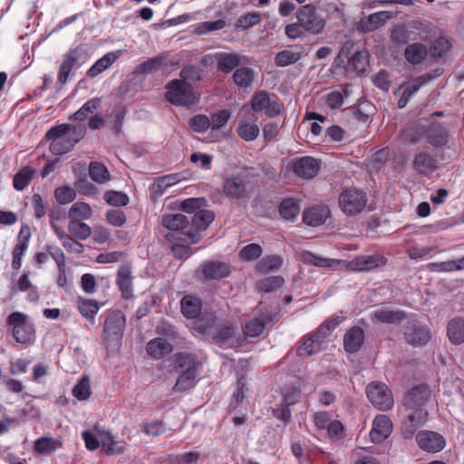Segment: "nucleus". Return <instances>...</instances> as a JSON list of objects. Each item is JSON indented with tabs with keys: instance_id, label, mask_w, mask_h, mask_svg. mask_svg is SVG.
I'll list each match as a JSON object with an SVG mask.
<instances>
[{
	"instance_id": "38",
	"label": "nucleus",
	"mask_w": 464,
	"mask_h": 464,
	"mask_svg": "<svg viewBox=\"0 0 464 464\" xmlns=\"http://www.w3.org/2000/svg\"><path fill=\"white\" fill-rule=\"evenodd\" d=\"M447 334L452 343H462L464 342V319L461 317L451 319L448 324Z\"/></svg>"
},
{
	"instance_id": "10",
	"label": "nucleus",
	"mask_w": 464,
	"mask_h": 464,
	"mask_svg": "<svg viewBox=\"0 0 464 464\" xmlns=\"http://www.w3.org/2000/svg\"><path fill=\"white\" fill-rule=\"evenodd\" d=\"M369 401L380 411L391 410L394 404L392 392L384 383H370L366 388Z\"/></svg>"
},
{
	"instance_id": "17",
	"label": "nucleus",
	"mask_w": 464,
	"mask_h": 464,
	"mask_svg": "<svg viewBox=\"0 0 464 464\" xmlns=\"http://www.w3.org/2000/svg\"><path fill=\"white\" fill-rule=\"evenodd\" d=\"M427 142L434 149L443 148L449 141V130L437 122L430 123L425 130Z\"/></svg>"
},
{
	"instance_id": "18",
	"label": "nucleus",
	"mask_w": 464,
	"mask_h": 464,
	"mask_svg": "<svg viewBox=\"0 0 464 464\" xmlns=\"http://www.w3.org/2000/svg\"><path fill=\"white\" fill-rule=\"evenodd\" d=\"M387 259L381 255L358 256L349 263L351 269L355 271H370L385 266Z\"/></svg>"
},
{
	"instance_id": "36",
	"label": "nucleus",
	"mask_w": 464,
	"mask_h": 464,
	"mask_svg": "<svg viewBox=\"0 0 464 464\" xmlns=\"http://www.w3.org/2000/svg\"><path fill=\"white\" fill-rule=\"evenodd\" d=\"M166 56L160 54L155 57L150 58L147 61L138 64L133 72L137 75L150 74L159 71L163 65Z\"/></svg>"
},
{
	"instance_id": "39",
	"label": "nucleus",
	"mask_w": 464,
	"mask_h": 464,
	"mask_svg": "<svg viewBox=\"0 0 464 464\" xmlns=\"http://www.w3.org/2000/svg\"><path fill=\"white\" fill-rule=\"evenodd\" d=\"M26 232V235L24 237V240L17 244L14 248L13 249L12 255H13V261H12V266L14 269L18 270L21 267L22 265V256L28 246V239L30 237V232L29 227L27 226L22 227L20 230V235L24 236Z\"/></svg>"
},
{
	"instance_id": "6",
	"label": "nucleus",
	"mask_w": 464,
	"mask_h": 464,
	"mask_svg": "<svg viewBox=\"0 0 464 464\" xmlns=\"http://www.w3.org/2000/svg\"><path fill=\"white\" fill-rule=\"evenodd\" d=\"M125 324V315L120 310L112 311L107 315L102 331V339L108 346H116L120 343Z\"/></svg>"
},
{
	"instance_id": "53",
	"label": "nucleus",
	"mask_w": 464,
	"mask_h": 464,
	"mask_svg": "<svg viewBox=\"0 0 464 464\" xmlns=\"http://www.w3.org/2000/svg\"><path fill=\"white\" fill-rule=\"evenodd\" d=\"M284 282L285 280L282 276H276L258 281L256 286L259 291L270 293L279 289Z\"/></svg>"
},
{
	"instance_id": "34",
	"label": "nucleus",
	"mask_w": 464,
	"mask_h": 464,
	"mask_svg": "<svg viewBox=\"0 0 464 464\" xmlns=\"http://www.w3.org/2000/svg\"><path fill=\"white\" fill-rule=\"evenodd\" d=\"M182 314L188 318H196L201 312V300L194 295H186L180 302Z\"/></svg>"
},
{
	"instance_id": "60",
	"label": "nucleus",
	"mask_w": 464,
	"mask_h": 464,
	"mask_svg": "<svg viewBox=\"0 0 464 464\" xmlns=\"http://www.w3.org/2000/svg\"><path fill=\"white\" fill-rule=\"evenodd\" d=\"M188 125L194 131L204 133L210 127V120L206 115L198 114L189 120Z\"/></svg>"
},
{
	"instance_id": "43",
	"label": "nucleus",
	"mask_w": 464,
	"mask_h": 464,
	"mask_svg": "<svg viewBox=\"0 0 464 464\" xmlns=\"http://www.w3.org/2000/svg\"><path fill=\"white\" fill-rule=\"evenodd\" d=\"M36 170L31 167L21 169L14 177L13 185L16 190H23L33 180Z\"/></svg>"
},
{
	"instance_id": "24",
	"label": "nucleus",
	"mask_w": 464,
	"mask_h": 464,
	"mask_svg": "<svg viewBox=\"0 0 464 464\" xmlns=\"http://www.w3.org/2000/svg\"><path fill=\"white\" fill-rule=\"evenodd\" d=\"M392 430L391 420L386 415L375 417L370 437L372 442L381 443L389 437Z\"/></svg>"
},
{
	"instance_id": "2",
	"label": "nucleus",
	"mask_w": 464,
	"mask_h": 464,
	"mask_svg": "<svg viewBox=\"0 0 464 464\" xmlns=\"http://www.w3.org/2000/svg\"><path fill=\"white\" fill-rule=\"evenodd\" d=\"M85 131L83 125L72 126L64 123L51 128L45 134V138L51 141L49 146L51 153L63 155L69 152L83 139Z\"/></svg>"
},
{
	"instance_id": "58",
	"label": "nucleus",
	"mask_w": 464,
	"mask_h": 464,
	"mask_svg": "<svg viewBox=\"0 0 464 464\" xmlns=\"http://www.w3.org/2000/svg\"><path fill=\"white\" fill-rule=\"evenodd\" d=\"M237 133L243 140L251 141L256 140L259 135V128L256 124L240 123Z\"/></svg>"
},
{
	"instance_id": "23",
	"label": "nucleus",
	"mask_w": 464,
	"mask_h": 464,
	"mask_svg": "<svg viewBox=\"0 0 464 464\" xmlns=\"http://www.w3.org/2000/svg\"><path fill=\"white\" fill-rule=\"evenodd\" d=\"M199 271L205 280H218L230 274L227 264L217 261L205 262L201 265Z\"/></svg>"
},
{
	"instance_id": "9",
	"label": "nucleus",
	"mask_w": 464,
	"mask_h": 464,
	"mask_svg": "<svg viewBox=\"0 0 464 464\" xmlns=\"http://www.w3.org/2000/svg\"><path fill=\"white\" fill-rule=\"evenodd\" d=\"M215 215L212 211L207 209H199L196 211L190 218L191 228L184 232V237L179 239L188 243H197L200 238L198 231L205 230L213 222Z\"/></svg>"
},
{
	"instance_id": "64",
	"label": "nucleus",
	"mask_w": 464,
	"mask_h": 464,
	"mask_svg": "<svg viewBox=\"0 0 464 464\" xmlns=\"http://www.w3.org/2000/svg\"><path fill=\"white\" fill-rule=\"evenodd\" d=\"M207 205L204 198H190L181 203V209L188 214L195 213Z\"/></svg>"
},
{
	"instance_id": "27",
	"label": "nucleus",
	"mask_w": 464,
	"mask_h": 464,
	"mask_svg": "<svg viewBox=\"0 0 464 464\" xmlns=\"http://www.w3.org/2000/svg\"><path fill=\"white\" fill-rule=\"evenodd\" d=\"M146 351L148 354L156 360L162 358L172 353L173 346L164 338H154L147 343Z\"/></svg>"
},
{
	"instance_id": "31",
	"label": "nucleus",
	"mask_w": 464,
	"mask_h": 464,
	"mask_svg": "<svg viewBox=\"0 0 464 464\" xmlns=\"http://www.w3.org/2000/svg\"><path fill=\"white\" fill-rule=\"evenodd\" d=\"M162 225L169 230L172 231H181V234L184 235V232L188 230V225L189 223V219L187 216L179 213L164 215L161 220Z\"/></svg>"
},
{
	"instance_id": "50",
	"label": "nucleus",
	"mask_w": 464,
	"mask_h": 464,
	"mask_svg": "<svg viewBox=\"0 0 464 464\" xmlns=\"http://www.w3.org/2000/svg\"><path fill=\"white\" fill-rule=\"evenodd\" d=\"M282 259L278 256H268L262 258L256 265V271L266 274L278 269L282 266Z\"/></svg>"
},
{
	"instance_id": "25",
	"label": "nucleus",
	"mask_w": 464,
	"mask_h": 464,
	"mask_svg": "<svg viewBox=\"0 0 464 464\" xmlns=\"http://www.w3.org/2000/svg\"><path fill=\"white\" fill-rule=\"evenodd\" d=\"M364 343V332L360 326L349 328L343 335V349L348 353L358 352Z\"/></svg>"
},
{
	"instance_id": "8",
	"label": "nucleus",
	"mask_w": 464,
	"mask_h": 464,
	"mask_svg": "<svg viewBox=\"0 0 464 464\" xmlns=\"http://www.w3.org/2000/svg\"><path fill=\"white\" fill-rule=\"evenodd\" d=\"M367 197L363 191L355 188L344 189L339 196V206L343 213L354 216L366 207Z\"/></svg>"
},
{
	"instance_id": "12",
	"label": "nucleus",
	"mask_w": 464,
	"mask_h": 464,
	"mask_svg": "<svg viewBox=\"0 0 464 464\" xmlns=\"http://www.w3.org/2000/svg\"><path fill=\"white\" fill-rule=\"evenodd\" d=\"M214 60L218 71L223 73H229L238 66L249 63L246 56L241 55L237 53L218 52L214 54Z\"/></svg>"
},
{
	"instance_id": "21",
	"label": "nucleus",
	"mask_w": 464,
	"mask_h": 464,
	"mask_svg": "<svg viewBox=\"0 0 464 464\" xmlns=\"http://www.w3.org/2000/svg\"><path fill=\"white\" fill-rule=\"evenodd\" d=\"M392 17L390 11H380L362 17L358 23V29L363 33H370L383 26L385 23Z\"/></svg>"
},
{
	"instance_id": "49",
	"label": "nucleus",
	"mask_w": 464,
	"mask_h": 464,
	"mask_svg": "<svg viewBox=\"0 0 464 464\" xmlns=\"http://www.w3.org/2000/svg\"><path fill=\"white\" fill-rule=\"evenodd\" d=\"M425 134L424 128L418 122L407 126L402 132L403 139L412 144L418 143Z\"/></svg>"
},
{
	"instance_id": "7",
	"label": "nucleus",
	"mask_w": 464,
	"mask_h": 464,
	"mask_svg": "<svg viewBox=\"0 0 464 464\" xmlns=\"http://www.w3.org/2000/svg\"><path fill=\"white\" fill-rule=\"evenodd\" d=\"M166 99L177 106H188L195 103L197 97L192 86L184 81L173 80L167 86Z\"/></svg>"
},
{
	"instance_id": "20",
	"label": "nucleus",
	"mask_w": 464,
	"mask_h": 464,
	"mask_svg": "<svg viewBox=\"0 0 464 464\" xmlns=\"http://www.w3.org/2000/svg\"><path fill=\"white\" fill-rule=\"evenodd\" d=\"M304 54L303 45L292 44L287 49L278 52L275 56V64L278 67H286L296 63Z\"/></svg>"
},
{
	"instance_id": "13",
	"label": "nucleus",
	"mask_w": 464,
	"mask_h": 464,
	"mask_svg": "<svg viewBox=\"0 0 464 464\" xmlns=\"http://www.w3.org/2000/svg\"><path fill=\"white\" fill-rule=\"evenodd\" d=\"M406 342L412 345L421 347L426 345L431 339L430 329L417 322H410L404 330Z\"/></svg>"
},
{
	"instance_id": "44",
	"label": "nucleus",
	"mask_w": 464,
	"mask_h": 464,
	"mask_svg": "<svg viewBox=\"0 0 464 464\" xmlns=\"http://www.w3.org/2000/svg\"><path fill=\"white\" fill-rule=\"evenodd\" d=\"M368 66V55L363 51L355 52L348 61V69L353 70L357 74L363 73Z\"/></svg>"
},
{
	"instance_id": "11",
	"label": "nucleus",
	"mask_w": 464,
	"mask_h": 464,
	"mask_svg": "<svg viewBox=\"0 0 464 464\" xmlns=\"http://www.w3.org/2000/svg\"><path fill=\"white\" fill-rule=\"evenodd\" d=\"M251 107L255 111H264L266 116L272 118L280 113L282 104L276 95L270 96L266 92L260 91L254 94Z\"/></svg>"
},
{
	"instance_id": "14",
	"label": "nucleus",
	"mask_w": 464,
	"mask_h": 464,
	"mask_svg": "<svg viewBox=\"0 0 464 464\" xmlns=\"http://www.w3.org/2000/svg\"><path fill=\"white\" fill-rule=\"evenodd\" d=\"M430 397V390L425 384H419L412 387L403 398L405 410H418L423 408Z\"/></svg>"
},
{
	"instance_id": "42",
	"label": "nucleus",
	"mask_w": 464,
	"mask_h": 464,
	"mask_svg": "<svg viewBox=\"0 0 464 464\" xmlns=\"http://www.w3.org/2000/svg\"><path fill=\"white\" fill-rule=\"evenodd\" d=\"M300 205L295 198H285L279 206L281 217L289 221H293L299 215Z\"/></svg>"
},
{
	"instance_id": "30",
	"label": "nucleus",
	"mask_w": 464,
	"mask_h": 464,
	"mask_svg": "<svg viewBox=\"0 0 464 464\" xmlns=\"http://www.w3.org/2000/svg\"><path fill=\"white\" fill-rule=\"evenodd\" d=\"M428 55L427 47L420 43L410 44L404 50L406 61L413 65L421 63Z\"/></svg>"
},
{
	"instance_id": "48",
	"label": "nucleus",
	"mask_w": 464,
	"mask_h": 464,
	"mask_svg": "<svg viewBox=\"0 0 464 464\" xmlns=\"http://www.w3.org/2000/svg\"><path fill=\"white\" fill-rule=\"evenodd\" d=\"M77 307L81 314L86 319L92 320L99 311L97 301L79 297L77 300Z\"/></svg>"
},
{
	"instance_id": "59",
	"label": "nucleus",
	"mask_w": 464,
	"mask_h": 464,
	"mask_svg": "<svg viewBox=\"0 0 464 464\" xmlns=\"http://www.w3.org/2000/svg\"><path fill=\"white\" fill-rule=\"evenodd\" d=\"M266 322L260 318H254L246 324L244 333L246 336H259L265 330Z\"/></svg>"
},
{
	"instance_id": "57",
	"label": "nucleus",
	"mask_w": 464,
	"mask_h": 464,
	"mask_svg": "<svg viewBox=\"0 0 464 464\" xmlns=\"http://www.w3.org/2000/svg\"><path fill=\"white\" fill-rule=\"evenodd\" d=\"M104 200L109 205L123 207L129 203V197L121 191L109 190L104 194Z\"/></svg>"
},
{
	"instance_id": "37",
	"label": "nucleus",
	"mask_w": 464,
	"mask_h": 464,
	"mask_svg": "<svg viewBox=\"0 0 464 464\" xmlns=\"http://www.w3.org/2000/svg\"><path fill=\"white\" fill-rule=\"evenodd\" d=\"M406 318L402 311H392L387 309H378L372 314V319L378 323L397 324Z\"/></svg>"
},
{
	"instance_id": "29",
	"label": "nucleus",
	"mask_w": 464,
	"mask_h": 464,
	"mask_svg": "<svg viewBox=\"0 0 464 464\" xmlns=\"http://www.w3.org/2000/svg\"><path fill=\"white\" fill-rule=\"evenodd\" d=\"M95 430L100 439V445L106 454H121L124 451V447L114 440V437L110 431L102 430L98 428H95Z\"/></svg>"
},
{
	"instance_id": "52",
	"label": "nucleus",
	"mask_w": 464,
	"mask_h": 464,
	"mask_svg": "<svg viewBox=\"0 0 464 464\" xmlns=\"http://www.w3.org/2000/svg\"><path fill=\"white\" fill-rule=\"evenodd\" d=\"M102 101L99 98H93L85 102L81 109L71 116L70 119L75 121H83L89 114L92 113L97 108L101 106Z\"/></svg>"
},
{
	"instance_id": "55",
	"label": "nucleus",
	"mask_w": 464,
	"mask_h": 464,
	"mask_svg": "<svg viewBox=\"0 0 464 464\" xmlns=\"http://www.w3.org/2000/svg\"><path fill=\"white\" fill-rule=\"evenodd\" d=\"M60 445V442L53 438L42 437L35 441L34 449L41 454H48L55 450Z\"/></svg>"
},
{
	"instance_id": "63",
	"label": "nucleus",
	"mask_w": 464,
	"mask_h": 464,
	"mask_svg": "<svg viewBox=\"0 0 464 464\" xmlns=\"http://www.w3.org/2000/svg\"><path fill=\"white\" fill-rule=\"evenodd\" d=\"M260 21V14L257 12H252L240 16L237 19L236 25L237 28L247 29L257 24Z\"/></svg>"
},
{
	"instance_id": "56",
	"label": "nucleus",
	"mask_w": 464,
	"mask_h": 464,
	"mask_svg": "<svg viewBox=\"0 0 464 464\" xmlns=\"http://www.w3.org/2000/svg\"><path fill=\"white\" fill-rule=\"evenodd\" d=\"M54 197L59 204L65 205L75 199L76 192L69 186H62L55 188Z\"/></svg>"
},
{
	"instance_id": "33",
	"label": "nucleus",
	"mask_w": 464,
	"mask_h": 464,
	"mask_svg": "<svg viewBox=\"0 0 464 464\" xmlns=\"http://www.w3.org/2000/svg\"><path fill=\"white\" fill-rule=\"evenodd\" d=\"M121 51L111 52L100 58L87 72L89 77H96L98 74L108 69L120 56Z\"/></svg>"
},
{
	"instance_id": "1",
	"label": "nucleus",
	"mask_w": 464,
	"mask_h": 464,
	"mask_svg": "<svg viewBox=\"0 0 464 464\" xmlns=\"http://www.w3.org/2000/svg\"><path fill=\"white\" fill-rule=\"evenodd\" d=\"M296 22L285 26V34L292 41L304 38L307 35L322 34L326 25L325 18L317 11L313 4L302 5L295 13Z\"/></svg>"
},
{
	"instance_id": "62",
	"label": "nucleus",
	"mask_w": 464,
	"mask_h": 464,
	"mask_svg": "<svg viewBox=\"0 0 464 464\" xmlns=\"http://www.w3.org/2000/svg\"><path fill=\"white\" fill-rule=\"evenodd\" d=\"M61 242L63 247L70 252L81 254L84 250L83 245L69 234H61Z\"/></svg>"
},
{
	"instance_id": "15",
	"label": "nucleus",
	"mask_w": 464,
	"mask_h": 464,
	"mask_svg": "<svg viewBox=\"0 0 464 464\" xmlns=\"http://www.w3.org/2000/svg\"><path fill=\"white\" fill-rule=\"evenodd\" d=\"M402 422V435L405 439H411L415 431L427 420L428 411L423 408L411 410Z\"/></svg>"
},
{
	"instance_id": "32",
	"label": "nucleus",
	"mask_w": 464,
	"mask_h": 464,
	"mask_svg": "<svg viewBox=\"0 0 464 464\" xmlns=\"http://www.w3.org/2000/svg\"><path fill=\"white\" fill-rule=\"evenodd\" d=\"M117 285L124 299H130L133 295L131 271L128 266H121L119 269Z\"/></svg>"
},
{
	"instance_id": "26",
	"label": "nucleus",
	"mask_w": 464,
	"mask_h": 464,
	"mask_svg": "<svg viewBox=\"0 0 464 464\" xmlns=\"http://www.w3.org/2000/svg\"><path fill=\"white\" fill-rule=\"evenodd\" d=\"M80 58V49L73 48L66 53L60 65L58 72V82L63 85L67 82L72 69L75 66Z\"/></svg>"
},
{
	"instance_id": "19",
	"label": "nucleus",
	"mask_w": 464,
	"mask_h": 464,
	"mask_svg": "<svg viewBox=\"0 0 464 464\" xmlns=\"http://www.w3.org/2000/svg\"><path fill=\"white\" fill-rule=\"evenodd\" d=\"M320 169V162L313 157L305 156L297 159L293 165L295 174L303 179L314 178Z\"/></svg>"
},
{
	"instance_id": "22",
	"label": "nucleus",
	"mask_w": 464,
	"mask_h": 464,
	"mask_svg": "<svg viewBox=\"0 0 464 464\" xmlns=\"http://www.w3.org/2000/svg\"><path fill=\"white\" fill-rule=\"evenodd\" d=\"M416 440L419 446L429 452H438L445 446L443 437L433 431H420Z\"/></svg>"
},
{
	"instance_id": "40",
	"label": "nucleus",
	"mask_w": 464,
	"mask_h": 464,
	"mask_svg": "<svg viewBox=\"0 0 464 464\" xmlns=\"http://www.w3.org/2000/svg\"><path fill=\"white\" fill-rule=\"evenodd\" d=\"M67 228L68 234L78 240H85L92 234L91 227L82 220L69 219Z\"/></svg>"
},
{
	"instance_id": "5",
	"label": "nucleus",
	"mask_w": 464,
	"mask_h": 464,
	"mask_svg": "<svg viewBox=\"0 0 464 464\" xmlns=\"http://www.w3.org/2000/svg\"><path fill=\"white\" fill-rule=\"evenodd\" d=\"M7 324L12 326V334L19 343H29L34 338V325L27 314L14 312L7 317Z\"/></svg>"
},
{
	"instance_id": "47",
	"label": "nucleus",
	"mask_w": 464,
	"mask_h": 464,
	"mask_svg": "<svg viewBox=\"0 0 464 464\" xmlns=\"http://www.w3.org/2000/svg\"><path fill=\"white\" fill-rule=\"evenodd\" d=\"M322 347L312 335V334L303 337L301 344L297 348V354L302 357H307L322 351Z\"/></svg>"
},
{
	"instance_id": "3",
	"label": "nucleus",
	"mask_w": 464,
	"mask_h": 464,
	"mask_svg": "<svg viewBox=\"0 0 464 464\" xmlns=\"http://www.w3.org/2000/svg\"><path fill=\"white\" fill-rule=\"evenodd\" d=\"M199 366L200 364L195 355L186 353L176 354L172 364L173 369L171 371H181L182 372L179 374L173 386V392H186L194 387Z\"/></svg>"
},
{
	"instance_id": "54",
	"label": "nucleus",
	"mask_w": 464,
	"mask_h": 464,
	"mask_svg": "<svg viewBox=\"0 0 464 464\" xmlns=\"http://www.w3.org/2000/svg\"><path fill=\"white\" fill-rule=\"evenodd\" d=\"M91 383L88 376H83L74 386L72 394L80 401L87 400L91 396Z\"/></svg>"
},
{
	"instance_id": "61",
	"label": "nucleus",
	"mask_w": 464,
	"mask_h": 464,
	"mask_svg": "<svg viewBox=\"0 0 464 464\" xmlns=\"http://www.w3.org/2000/svg\"><path fill=\"white\" fill-rule=\"evenodd\" d=\"M450 48V42L445 37H439L432 43L430 53L433 57L440 58L449 52Z\"/></svg>"
},
{
	"instance_id": "4",
	"label": "nucleus",
	"mask_w": 464,
	"mask_h": 464,
	"mask_svg": "<svg viewBox=\"0 0 464 464\" xmlns=\"http://www.w3.org/2000/svg\"><path fill=\"white\" fill-rule=\"evenodd\" d=\"M254 190L252 175L246 171H240L224 179L221 193L230 199L239 200L249 198Z\"/></svg>"
},
{
	"instance_id": "45",
	"label": "nucleus",
	"mask_w": 464,
	"mask_h": 464,
	"mask_svg": "<svg viewBox=\"0 0 464 464\" xmlns=\"http://www.w3.org/2000/svg\"><path fill=\"white\" fill-rule=\"evenodd\" d=\"M92 215V209L91 206L85 202L80 201L73 203L68 211V218L74 220L89 219Z\"/></svg>"
},
{
	"instance_id": "41",
	"label": "nucleus",
	"mask_w": 464,
	"mask_h": 464,
	"mask_svg": "<svg viewBox=\"0 0 464 464\" xmlns=\"http://www.w3.org/2000/svg\"><path fill=\"white\" fill-rule=\"evenodd\" d=\"M255 77L254 70L246 66L238 67L233 73L234 82L240 88L249 87Z\"/></svg>"
},
{
	"instance_id": "51",
	"label": "nucleus",
	"mask_w": 464,
	"mask_h": 464,
	"mask_svg": "<svg viewBox=\"0 0 464 464\" xmlns=\"http://www.w3.org/2000/svg\"><path fill=\"white\" fill-rule=\"evenodd\" d=\"M303 260L307 264L320 267H332L341 263V260L318 256L311 252H304L303 254Z\"/></svg>"
},
{
	"instance_id": "28",
	"label": "nucleus",
	"mask_w": 464,
	"mask_h": 464,
	"mask_svg": "<svg viewBox=\"0 0 464 464\" xmlns=\"http://www.w3.org/2000/svg\"><path fill=\"white\" fill-rule=\"evenodd\" d=\"M330 215L327 207L318 206L311 208L303 214V221L311 227H318L325 222Z\"/></svg>"
},
{
	"instance_id": "35",
	"label": "nucleus",
	"mask_w": 464,
	"mask_h": 464,
	"mask_svg": "<svg viewBox=\"0 0 464 464\" xmlns=\"http://www.w3.org/2000/svg\"><path fill=\"white\" fill-rule=\"evenodd\" d=\"M413 168L420 174H430L435 169V160L426 151L419 152L414 158Z\"/></svg>"
},
{
	"instance_id": "16",
	"label": "nucleus",
	"mask_w": 464,
	"mask_h": 464,
	"mask_svg": "<svg viewBox=\"0 0 464 464\" xmlns=\"http://www.w3.org/2000/svg\"><path fill=\"white\" fill-rule=\"evenodd\" d=\"M434 78L435 76L431 75L430 73H425L423 75L416 77L411 82L403 85L402 87L404 88V90L402 92L401 96L398 100V107L400 109L404 108L408 104L411 97L420 89V87L429 83Z\"/></svg>"
},
{
	"instance_id": "46",
	"label": "nucleus",
	"mask_w": 464,
	"mask_h": 464,
	"mask_svg": "<svg viewBox=\"0 0 464 464\" xmlns=\"http://www.w3.org/2000/svg\"><path fill=\"white\" fill-rule=\"evenodd\" d=\"M89 174L93 181L100 184L106 183L111 179L110 172L106 166L98 161L90 163Z\"/></svg>"
}]
</instances>
